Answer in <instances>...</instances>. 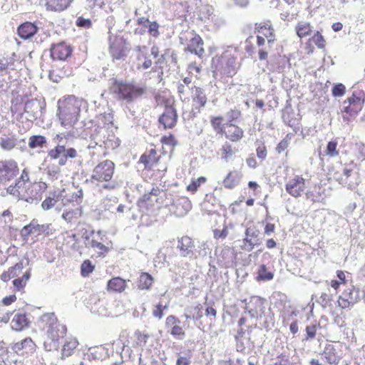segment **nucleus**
<instances>
[{
    "mask_svg": "<svg viewBox=\"0 0 365 365\" xmlns=\"http://www.w3.org/2000/svg\"><path fill=\"white\" fill-rule=\"evenodd\" d=\"M142 61V63L140 62L138 63L137 68L138 70L148 69L153 64L151 59L148 58V56L146 58H143Z\"/></svg>",
    "mask_w": 365,
    "mask_h": 365,
    "instance_id": "58",
    "label": "nucleus"
},
{
    "mask_svg": "<svg viewBox=\"0 0 365 365\" xmlns=\"http://www.w3.org/2000/svg\"><path fill=\"white\" fill-rule=\"evenodd\" d=\"M214 9L212 6L208 4L201 5L199 9V18L202 21L210 19L213 14Z\"/></svg>",
    "mask_w": 365,
    "mask_h": 365,
    "instance_id": "37",
    "label": "nucleus"
},
{
    "mask_svg": "<svg viewBox=\"0 0 365 365\" xmlns=\"http://www.w3.org/2000/svg\"><path fill=\"white\" fill-rule=\"evenodd\" d=\"M194 242L188 236H183L178 240L177 249L180 251V255L190 259L196 258L194 252Z\"/></svg>",
    "mask_w": 365,
    "mask_h": 365,
    "instance_id": "11",
    "label": "nucleus"
},
{
    "mask_svg": "<svg viewBox=\"0 0 365 365\" xmlns=\"http://www.w3.org/2000/svg\"><path fill=\"white\" fill-rule=\"evenodd\" d=\"M126 287V280L119 277L112 278L107 284V290L109 292L121 293Z\"/></svg>",
    "mask_w": 365,
    "mask_h": 365,
    "instance_id": "23",
    "label": "nucleus"
},
{
    "mask_svg": "<svg viewBox=\"0 0 365 365\" xmlns=\"http://www.w3.org/2000/svg\"><path fill=\"white\" fill-rule=\"evenodd\" d=\"M46 143L47 140L44 136L40 135H31L29 138V147L32 149L42 148L46 145Z\"/></svg>",
    "mask_w": 365,
    "mask_h": 365,
    "instance_id": "32",
    "label": "nucleus"
},
{
    "mask_svg": "<svg viewBox=\"0 0 365 365\" xmlns=\"http://www.w3.org/2000/svg\"><path fill=\"white\" fill-rule=\"evenodd\" d=\"M289 146V141L287 139L281 140L276 148V150L278 153H281Z\"/></svg>",
    "mask_w": 365,
    "mask_h": 365,
    "instance_id": "64",
    "label": "nucleus"
},
{
    "mask_svg": "<svg viewBox=\"0 0 365 365\" xmlns=\"http://www.w3.org/2000/svg\"><path fill=\"white\" fill-rule=\"evenodd\" d=\"M153 277L148 273L140 274L138 287L140 289H148L153 284Z\"/></svg>",
    "mask_w": 365,
    "mask_h": 365,
    "instance_id": "36",
    "label": "nucleus"
},
{
    "mask_svg": "<svg viewBox=\"0 0 365 365\" xmlns=\"http://www.w3.org/2000/svg\"><path fill=\"white\" fill-rule=\"evenodd\" d=\"M228 235V230L226 227H225L222 230H214V237L215 238H225Z\"/></svg>",
    "mask_w": 365,
    "mask_h": 365,
    "instance_id": "62",
    "label": "nucleus"
},
{
    "mask_svg": "<svg viewBox=\"0 0 365 365\" xmlns=\"http://www.w3.org/2000/svg\"><path fill=\"white\" fill-rule=\"evenodd\" d=\"M297 36L302 38L312 34V26L309 23L300 21L295 27Z\"/></svg>",
    "mask_w": 365,
    "mask_h": 365,
    "instance_id": "31",
    "label": "nucleus"
},
{
    "mask_svg": "<svg viewBox=\"0 0 365 365\" xmlns=\"http://www.w3.org/2000/svg\"><path fill=\"white\" fill-rule=\"evenodd\" d=\"M110 53L113 58L117 60L124 59L128 51L126 42L123 37L110 36Z\"/></svg>",
    "mask_w": 365,
    "mask_h": 365,
    "instance_id": "7",
    "label": "nucleus"
},
{
    "mask_svg": "<svg viewBox=\"0 0 365 365\" xmlns=\"http://www.w3.org/2000/svg\"><path fill=\"white\" fill-rule=\"evenodd\" d=\"M61 165H58V164H49L47 165V167L45 168L46 173L47 174L48 178L51 180H57L58 178V175L61 173Z\"/></svg>",
    "mask_w": 365,
    "mask_h": 365,
    "instance_id": "34",
    "label": "nucleus"
},
{
    "mask_svg": "<svg viewBox=\"0 0 365 365\" xmlns=\"http://www.w3.org/2000/svg\"><path fill=\"white\" fill-rule=\"evenodd\" d=\"M12 350L19 354L22 351L21 354L33 353L36 350V344L30 337H27L21 341L15 343L12 347Z\"/></svg>",
    "mask_w": 365,
    "mask_h": 365,
    "instance_id": "17",
    "label": "nucleus"
},
{
    "mask_svg": "<svg viewBox=\"0 0 365 365\" xmlns=\"http://www.w3.org/2000/svg\"><path fill=\"white\" fill-rule=\"evenodd\" d=\"M257 155L259 158L264 160L267 156V149L264 145H260L257 148Z\"/></svg>",
    "mask_w": 365,
    "mask_h": 365,
    "instance_id": "63",
    "label": "nucleus"
},
{
    "mask_svg": "<svg viewBox=\"0 0 365 365\" xmlns=\"http://www.w3.org/2000/svg\"><path fill=\"white\" fill-rule=\"evenodd\" d=\"M222 158L225 160H227L233 155L232 147L229 144L224 145L222 146Z\"/></svg>",
    "mask_w": 365,
    "mask_h": 365,
    "instance_id": "56",
    "label": "nucleus"
},
{
    "mask_svg": "<svg viewBox=\"0 0 365 365\" xmlns=\"http://www.w3.org/2000/svg\"><path fill=\"white\" fill-rule=\"evenodd\" d=\"M241 115V112L237 109L230 110L226 113V118L228 120L229 124L235 120H237Z\"/></svg>",
    "mask_w": 365,
    "mask_h": 365,
    "instance_id": "54",
    "label": "nucleus"
},
{
    "mask_svg": "<svg viewBox=\"0 0 365 365\" xmlns=\"http://www.w3.org/2000/svg\"><path fill=\"white\" fill-rule=\"evenodd\" d=\"M178 120V114L176 110L173 106H167L163 113L159 118L160 124L165 128H172Z\"/></svg>",
    "mask_w": 365,
    "mask_h": 365,
    "instance_id": "14",
    "label": "nucleus"
},
{
    "mask_svg": "<svg viewBox=\"0 0 365 365\" xmlns=\"http://www.w3.org/2000/svg\"><path fill=\"white\" fill-rule=\"evenodd\" d=\"M78 345V342L76 339H70L67 340L63 344L61 350V359H64L65 358L70 356Z\"/></svg>",
    "mask_w": 365,
    "mask_h": 365,
    "instance_id": "29",
    "label": "nucleus"
},
{
    "mask_svg": "<svg viewBox=\"0 0 365 365\" xmlns=\"http://www.w3.org/2000/svg\"><path fill=\"white\" fill-rule=\"evenodd\" d=\"M31 277V269H28L22 276V277H18L13 281V285L17 290L22 289L26 284L27 282Z\"/></svg>",
    "mask_w": 365,
    "mask_h": 365,
    "instance_id": "35",
    "label": "nucleus"
},
{
    "mask_svg": "<svg viewBox=\"0 0 365 365\" xmlns=\"http://www.w3.org/2000/svg\"><path fill=\"white\" fill-rule=\"evenodd\" d=\"M191 98L192 101V113L195 115L200 112L201 108H204L207 103V98L205 90L201 87H192Z\"/></svg>",
    "mask_w": 365,
    "mask_h": 365,
    "instance_id": "8",
    "label": "nucleus"
},
{
    "mask_svg": "<svg viewBox=\"0 0 365 365\" xmlns=\"http://www.w3.org/2000/svg\"><path fill=\"white\" fill-rule=\"evenodd\" d=\"M46 6L51 11H60L66 9L73 0H46Z\"/></svg>",
    "mask_w": 365,
    "mask_h": 365,
    "instance_id": "25",
    "label": "nucleus"
},
{
    "mask_svg": "<svg viewBox=\"0 0 365 365\" xmlns=\"http://www.w3.org/2000/svg\"><path fill=\"white\" fill-rule=\"evenodd\" d=\"M11 328L16 331H21L27 326V319L24 314L14 315L11 322Z\"/></svg>",
    "mask_w": 365,
    "mask_h": 365,
    "instance_id": "28",
    "label": "nucleus"
},
{
    "mask_svg": "<svg viewBox=\"0 0 365 365\" xmlns=\"http://www.w3.org/2000/svg\"><path fill=\"white\" fill-rule=\"evenodd\" d=\"M57 200L54 197H48L41 203V207L43 210H48L52 208Z\"/></svg>",
    "mask_w": 365,
    "mask_h": 365,
    "instance_id": "50",
    "label": "nucleus"
},
{
    "mask_svg": "<svg viewBox=\"0 0 365 365\" xmlns=\"http://www.w3.org/2000/svg\"><path fill=\"white\" fill-rule=\"evenodd\" d=\"M225 187L232 189L236 185V181L234 179L232 173H229L223 181Z\"/></svg>",
    "mask_w": 365,
    "mask_h": 365,
    "instance_id": "55",
    "label": "nucleus"
},
{
    "mask_svg": "<svg viewBox=\"0 0 365 365\" xmlns=\"http://www.w3.org/2000/svg\"><path fill=\"white\" fill-rule=\"evenodd\" d=\"M203 41L199 35H195L190 40L187 44L185 50L190 51L192 53H195L199 57H202L204 54Z\"/></svg>",
    "mask_w": 365,
    "mask_h": 365,
    "instance_id": "21",
    "label": "nucleus"
},
{
    "mask_svg": "<svg viewBox=\"0 0 365 365\" xmlns=\"http://www.w3.org/2000/svg\"><path fill=\"white\" fill-rule=\"evenodd\" d=\"M38 31L37 26L31 22L22 24L18 28V34L19 36L24 39H28L36 34Z\"/></svg>",
    "mask_w": 365,
    "mask_h": 365,
    "instance_id": "22",
    "label": "nucleus"
},
{
    "mask_svg": "<svg viewBox=\"0 0 365 365\" xmlns=\"http://www.w3.org/2000/svg\"><path fill=\"white\" fill-rule=\"evenodd\" d=\"M115 170L114 163L108 160L98 164L93 170L91 179L99 182H108L111 180Z\"/></svg>",
    "mask_w": 365,
    "mask_h": 365,
    "instance_id": "5",
    "label": "nucleus"
},
{
    "mask_svg": "<svg viewBox=\"0 0 365 365\" xmlns=\"http://www.w3.org/2000/svg\"><path fill=\"white\" fill-rule=\"evenodd\" d=\"M95 266L89 259L83 262L81 266V272L83 277H88L94 270Z\"/></svg>",
    "mask_w": 365,
    "mask_h": 365,
    "instance_id": "41",
    "label": "nucleus"
},
{
    "mask_svg": "<svg viewBox=\"0 0 365 365\" xmlns=\"http://www.w3.org/2000/svg\"><path fill=\"white\" fill-rule=\"evenodd\" d=\"M97 145L99 148L104 147L106 149L113 150L119 147L120 140L114 135H108L106 138V136H103V140H99L98 142L95 143V145L94 144L91 143L88 145V148H94Z\"/></svg>",
    "mask_w": 365,
    "mask_h": 365,
    "instance_id": "19",
    "label": "nucleus"
},
{
    "mask_svg": "<svg viewBox=\"0 0 365 365\" xmlns=\"http://www.w3.org/2000/svg\"><path fill=\"white\" fill-rule=\"evenodd\" d=\"M305 189V180L299 175H296L286 184V190L294 197L301 196Z\"/></svg>",
    "mask_w": 365,
    "mask_h": 365,
    "instance_id": "13",
    "label": "nucleus"
},
{
    "mask_svg": "<svg viewBox=\"0 0 365 365\" xmlns=\"http://www.w3.org/2000/svg\"><path fill=\"white\" fill-rule=\"evenodd\" d=\"M176 207V212L178 215L182 216L185 215L192 208L190 201L187 197H182L176 200L175 202Z\"/></svg>",
    "mask_w": 365,
    "mask_h": 365,
    "instance_id": "26",
    "label": "nucleus"
},
{
    "mask_svg": "<svg viewBox=\"0 0 365 365\" xmlns=\"http://www.w3.org/2000/svg\"><path fill=\"white\" fill-rule=\"evenodd\" d=\"M259 231L255 227H250L245 231V237L242 241V249L250 252L254 247L261 244L259 238Z\"/></svg>",
    "mask_w": 365,
    "mask_h": 365,
    "instance_id": "9",
    "label": "nucleus"
},
{
    "mask_svg": "<svg viewBox=\"0 0 365 365\" xmlns=\"http://www.w3.org/2000/svg\"><path fill=\"white\" fill-rule=\"evenodd\" d=\"M229 128L227 138L230 140L237 142L243 137V130L240 128L235 126L232 123L229 124Z\"/></svg>",
    "mask_w": 365,
    "mask_h": 365,
    "instance_id": "30",
    "label": "nucleus"
},
{
    "mask_svg": "<svg viewBox=\"0 0 365 365\" xmlns=\"http://www.w3.org/2000/svg\"><path fill=\"white\" fill-rule=\"evenodd\" d=\"M222 117L221 116H217V117H212L210 122L212 124V126L215 130H217L220 128L222 122Z\"/></svg>",
    "mask_w": 365,
    "mask_h": 365,
    "instance_id": "61",
    "label": "nucleus"
},
{
    "mask_svg": "<svg viewBox=\"0 0 365 365\" xmlns=\"http://www.w3.org/2000/svg\"><path fill=\"white\" fill-rule=\"evenodd\" d=\"M352 170L347 168H344L342 170V175L344 177L336 176L337 173L334 174L335 179L341 185H346L347 183V178L351 175Z\"/></svg>",
    "mask_w": 365,
    "mask_h": 365,
    "instance_id": "46",
    "label": "nucleus"
},
{
    "mask_svg": "<svg viewBox=\"0 0 365 365\" xmlns=\"http://www.w3.org/2000/svg\"><path fill=\"white\" fill-rule=\"evenodd\" d=\"M338 143L336 140L329 141L324 150L325 154L329 158H335L339 155V151L337 149Z\"/></svg>",
    "mask_w": 365,
    "mask_h": 365,
    "instance_id": "38",
    "label": "nucleus"
},
{
    "mask_svg": "<svg viewBox=\"0 0 365 365\" xmlns=\"http://www.w3.org/2000/svg\"><path fill=\"white\" fill-rule=\"evenodd\" d=\"M71 47L63 42L53 46L51 49V56L53 59L65 60L71 55Z\"/></svg>",
    "mask_w": 365,
    "mask_h": 365,
    "instance_id": "16",
    "label": "nucleus"
},
{
    "mask_svg": "<svg viewBox=\"0 0 365 365\" xmlns=\"http://www.w3.org/2000/svg\"><path fill=\"white\" fill-rule=\"evenodd\" d=\"M245 309L252 318L261 317L265 309L264 301L259 297H252L246 304Z\"/></svg>",
    "mask_w": 365,
    "mask_h": 365,
    "instance_id": "10",
    "label": "nucleus"
},
{
    "mask_svg": "<svg viewBox=\"0 0 365 365\" xmlns=\"http://www.w3.org/2000/svg\"><path fill=\"white\" fill-rule=\"evenodd\" d=\"M323 356L326 361L330 364H337L339 361V356L337 355L335 348L331 344L326 346Z\"/></svg>",
    "mask_w": 365,
    "mask_h": 365,
    "instance_id": "27",
    "label": "nucleus"
},
{
    "mask_svg": "<svg viewBox=\"0 0 365 365\" xmlns=\"http://www.w3.org/2000/svg\"><path fill=\"white\" fill-rule=\"evenodd\" d=\"M160 193V190L159 188L153 187L150 192L144 194L143 200H144V201L152 200H151L152 196H158Z\"/></svg>",
    "mask_w": 365,
    "mask_h": 365,
    "instance_id": "60",
    "label": "nucleus"
},
{
    "mask_svg": "<svg viewBox=\"0 0 365 365\" xmlns=\"http://www.w3.org/2000/svg\"><path fill=\"white\" fill-rule=\"evenodd\" d=\"M19 174L17 163L13 160H0V184L5 185Z\"/></svg>",
    "mask_w": 365,
    "mask_h": 365,
    "instance_id": "6",
    "label": "nucleus"
},
{
    "mask_svg": "<svg viewBox=\"0 0 365 365\" xmlns=\"http://www.w3.org/2000/svg\"><path fill=\"white\" fill-rule=\"evenodd\" d=\"M274 274L272 272L267 271V267L262 264L258 271V278L264 280H271L273 279Z\"/></svg>",
    "mask_w": 365,
    "mask_h": 365,
    "instance_id": "42",
    "label": "nucleus"
},
{
    "mask_svg": "<svg viewBox=\"0 0 365 365\" xmlns=\"http://www.w3.org/2000/svg\"><path fill=\"white\" fill-rule=\"evenodd\" d=\"M312 41L319 48H323L325 46V40L323 36L317 31L312 38Z\"/></svg>",
    "mask_w": 365,
    "mask_h": 365,
    "instance_id": "48",
    "label": "nucleus"
},
{
    "mask_svg": "<svg viewBox=\"0 0 365 365\" xmlns=\"http://www.w3.org/2000/svg\"><path fill=\"white\" fill-rule=\"evenodd\" d=\"M192 354L190 351L188 352L187 356H180L178 354V358L176 361V365H190L191 364Z\"/></svg>",
    "mask_w": 365,
    "mask_h": 365,
    "instance_id": "49",
    "label": "nucleus"
},
{
    "mask_svg": "<svg viewBox=\"0 0 365 365\" xmlns=\"http://www.w3.org/2000/svg\"><path fill=\"white\" fill-rule=\"evenodd\" d=\"M147 26L148 27V32L151 36L154 37H158L159 36V24L156 21H149Z\"/></svg>",
    "mask_w": 365,
    "mask_h": 365,
    "instance_id": "53",
    "label": "nucleus"
},
{
    "mask_svg": "<svg viewBox=\"0 0 365 365\" xmlns=\"http://www.w3.org/2000/svg\"><path fill=\"white\" fill-rule=\"evenodd\" d=\"M86 245L94 249H97L101 255L108 252V248L103 244L98 242L95 240L88 239Z\"/></svg>",
    "mask_w": 365,
    "mask_h": 365,
    "instance_id": "44",
    "label": "nucleus"
},
{
    "mask_svg": "<svg viewBox=\"0 0 365 365\" xmlns=\"http://www.w3.org/2000/svg\"><path fill=\"white\" fill-rule=\"evenodd\" d=\"M24 268L23 262H20L16 263L14 267H11L9 269L11 271L13 274H14V277H18L20 273H21Z\"/></svg>",
    "mask_w": 365,
    "mask_h": 365,
    "instance_id": "59",
    "label": "nucleus"
},
{
    "mask_svg": "<svg viewBox=\"0 0 365 365\" xmlns=\"http://www.w3.org/2000/svg\"><path fill=\"white\" fill-rule=\"evenodd\" d=\"M346 87L342 83L335 84L331 90L332 95L334 97H341L344 95Z\"/></svg>",
    "mask_w": 365,
    "mask_h": 365,
    "instance_id": "47",
    "label": "nucleus"
},
{
    "mask_svg": "<svg viewBox=\"0 0 365 365\" xmlns=\"http://www.w3.org/2000/svg\"><path fill=\"white\" fill-rule=\"evenodd\" d=\"M86 103L74 96H69L58 101V116L61 125L66 129L71 128L77 123L81 108Z\"/></svg>",
    "mask_w": 365,
    "mask_h": 365,
    "instance_id": "1",
    "label": "nucleus"
},
{
    "mask_svg": "<svg viewBox=\"0 0 365 365\" xmlns=\"http://www.w3.org/2000/svg\"><path fill=\"white\" fill-rule=\"evenodd\" d=\"M360 300L359 290L355 289L354 287L349 288L342 293V295L339 297V305L342 309L349 307L351 305H354Z\"/></svg>",
    "mask_w": 365,
    "mask_h": 365,
    "instance_id": "12",
    "label": "nucleus"
},
{
    "mask_svg": "<svg viewBox=\"0 0 365 365\" xmlns=\"http://www.w3.org/2000/svg\"><path fill=\"white\" fill-rule=\"evenodd\" d=\"M54 140L56 145L48 151V158L52 160H56L58 165L64 166L69 159H74L78 156L77 150L71 147H66L63 143V138L57 134Z\"/></svg>",
    "mask_w": 365,
    "mask_h": 365,
    "instance_id": "3",
    "label": "nucleus"
},
{
    "mask_svg": "<svg viewBox=\"0 0 365 365\" xmlns=\"http://www.w3.org/2000/svg\"><path fill=\"white\" fill-rule=\"evenodd\" d=\"M76 24L78 27H82L85 29H89L92 26V21H91V19L83 18V16L78 17Z\"/></svg>",
    "mask_w": 365,
    "mask_h": 365,
    "instance_id": "51",
    "label": "nucleus"
},
{
    "mask_svg": "<svg viewBox=\"0 0 365 365\" xmlns=\"http://www.w3.org/2000/svg\"><path fill=\"white\" fill-rule=\"evenodd\" d=\"M81 215V211L78 209L66 210L62 214V217L68 222H71L73 219H77Z\"/></svg>",
    "mask_w": 365,
    "mask_h": 365,
    "instance_id": "40",
    "label": "nucleus"
},
{
    "mask_svg": "<svg viewBox=\"0 0 365 365\" xmlns=\"http://www.w3.org/2000/svg\"><path fill=\"white\" fill-rule=\"evenodd\" d=\"M18 143V140L15 136H5L0 138V146L5 150H12Z\"/></svg>",
    "mask_w": 365,
    "mask_h": 365,
    "instance_id": "33",
    "label": "nucleus"
},
{
    "mask_svg": "<svg viewBox=\"0 0 365 365\" xmlns=\"http://www.w3.org/2000/svg\"><path fill=\"white\" fill-rule=\"evenodd\" d=\"M349 103L348 106H344V111L350 113H357L362 108L364 103V98L361 96H356L355 93H353L352 96L349 98L347 100L344 101V104Z\"/></svg>",
    "mask_w": 365,
    "mask_h": 365,
    "instance_id": "18",
    "label": "nucleus"
},
{
    "mask_svg": "<svg viewBox=\"0 0 365 365\" xmlns=\"http://www.w3.org/2000/svg\"><path fill=\"white\" fill-rule=\"evenodd\" d=\"M48 225H39L37 221L32 220L29 225H25L21 230V235L24 238L28 237L31 234L40 235L43 233H48Z\"/></svg>",
    "mask_w": 365,
    "mask_h": 365,
    "instance_id": "15",
    "label": "nucleus"
},
{
    "mask_svg": "<svg viewBox=\"0 0 365 365\" xmlns=\"http://www.w3.org/2000/svg\"><path fill=\"white\" fill-rule=\"evenodd\" d=\"M113 115L111 113L105 112L98 116V120L105 125H109L113 123Z\"/></svg>",
    "mask_w": 365,
    "mask_h": 365,
    "instance_id": "52",
    "label": "nucleus"
},
{
    "mask_svg": "<svg viewBox=\"0 0 365 365\" xmlns=\"http://www.w3.org/2000/svg\"><path fill=\"white\" fill-rule=\"evenodd\" d=\"M206 181V178L204 177H200L196 180L192 181L191 184L187 186V190L190 191H196L197 187L200 185L201 183L205 182Z\"/></svg>",
    "mask_w": 365,
    "mask_h": 365,
    "instance_id": "57",
    "label": "nucleus"
},
{
    "mask_svg": "<svg viewBox=\"0 0 365 365\" xmlns=\"http://www.w3.org/2000/svg\"><path fill=\"white\" fill-rule=\"evenodd\" d=\"M134 51L137 53L136 58L138 62H141L143 58L148 56V48L145 46H136Z\"/></svg>",
    "mask_w": 365,
    "mask_h": 365,
    "instance_id": "45",
    "label": "nucleus"
},
{
    "mask_svg": "<svg viewBox=\"0 0 365 365\" xmlns=\"http://www.w3.org/2000/svg\"><path fill=\"white\" fill-rule=\"evenodd\" d=\"M168 307V302L163 303V302L161 300L157 305L155 306L152 312L153 316L158 319H162L164 314L163 311L167 309Z\"/></svg>",
    "mask_w": 365,
    "mask_h": 365,
    "instance_id": "39",
    "label": "nucleus"
},
{
    "mask_svg": "<svg viewBox=\"0 0 365 365\" xmlns=\"http://www.w3.org/2000/svg\"><path fill=\"white\" fill-rule=\"evenodd\" d=\"M42 107L37 99L27 101L24 106V112L29 114V117L36 119L41 113Z\"/></svg>",
    "mask_w": 365,
    "mask_h": 365,
    "instance_id": "20",
    "label": "nucleus"
},
{
    "mask_svg": "<svg viewBox=\"0 0 365 365\" xmlns=\"http://www.w3.org/2000/svg\"><path fill=\"white\" fill-rule=\"evenodd\" d=\"M114 92L120 100L126 103H131L141 97L146 93L145 86L136 84L115 81L113 85Z\"/></svg>",
    "mask_w": 365,
    "mask_h": 365,
    "instance_id": "4",
    "label": "nucleus"
},
{
    "mask_svg": "<svg viewBox=\"0 0 365 365\" xmlns=\"http://www.w3.org/2000/svg\"><path fill=\"white\" fill-rule=\"evenodd\" d=\"M320 327V324H312L306 327V337L304 340L312 341L313 340L317 334V329Z\"/></svg>",
    "mask_w": 365,
    "mask_h": 365,
    "instance_id": "43",
    "label": "nucleus"
},
{
    "mask_svg": "<svg viewBox=\"0 0 365 365\" xmlns=\"http://www.w3.org/2000/svg\"><path fill=\"white\" fill-rule=\"evenodd\" d=\"M41 322L45 324L43 329L46 330V339L43 343L45 350H57L59 346V339L66 335V327L58 323L53 313L43 314L41 317Z\"/></svg>",
    "mask_w": 365,
    "mask_h": 365,
    "instance_id": "2",
    "label": "nucleus"
},
{
    "mask_svg": "<svg viewBox=\"0 0 365 365\" xmlns=\"http://www.w3.org/2000/svg\"><path fill=\"white\" fill-rule=\"evenodd\" d=\"M255 29L259 34H262L264 38L265 37L267 38V45L269 47H271L275 41L274 30L271 26L267 27L265 25L262 26L261 24H256Z\"/></svg>",
    "mask_w": 365,
    "mask_h": 365,
    "instance_id": "24",
    "label": "nucleus"
}]
</instances>
